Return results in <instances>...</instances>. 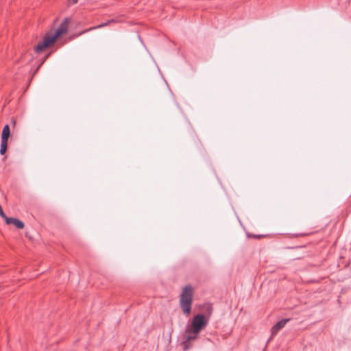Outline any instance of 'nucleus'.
Returning a JSON list of instances; mask_svg holds the SVG:
<instances>
[{
  "label": "nucleus",
  "mask_w": 351,
  "mask_h": 351,
  "mask_svg": "<svg viewBox=\"0 0 351 351\" xmlns=\"http://www.w3.org/2000/svg\"><path fill=\"white\" fill-rule=\"evenodd\" d=\"M69 19L65 18L54 32H49L44 36L43 40L34 47L36 53H40L52 45L62 34L67 32Z\"/></svg>",
  "instance_id": "f257e3e1"
},
{
  "label": "nucleus",
  "mask_w": 351,
  "mask_h": 351,
  "mask_svg": "<svg viewBox=\"0 0 351 351\" xmlns=\"http://www.w3.org/2000/svg\"><path fill=\"white\" fill-rule=\"evenodd\" d=\"M212 311V306L210 304L206 305V313H208V317L203 314H197L195 315L193 318L191 326L188 327L191 328L194 333H199L200 331L208 324L209 317L211 315Z\"/></svg>",
  "instance_id": "f03ea898"
},
{
  "label": "nucleus",
  "mask_w": 351,
  "mask_h": 351,
  "mask_svg": "<svg viewBox=\"0 0 351 351\" xmlns=\"http://www.w3.org/2000/svg\"><path fill=\"white\" fill-rule=\"evenodd\" d=\"M193 303V288L191 285H186L184 287L180 300V307L186 315H188L191 311Z\"/></svg>",
  "instance_id": "7ed1b4c3"
},
{
  "label": "nucleus",
  "mask_w": 351,
  "mask_h": 351,
  "mask_svg": "<svg viewBox=\"0 0 351 351\" xmlns=\"http://www.w3.org/2000/svg\"><path fill=\"white\" fill-rule=\"evenodd\" d=\"M185 332L183 344L184 349L186 350L189 348L188 344L191 341L195 340L198 337L199 333H194L193 330L189 327L186 328Z\"/></svg>",
  "instance_id": "20e7f679"
},
{
  "label": "nucleus",
  "mask_w": 351,
  "mask_h": 351,
  "mask_svg": "<svg viewBox=\"0 0 351 351\" xmlns=\"http://www.w3.org/2000/svg\"><path fill=\"white\" fill-rule=\"evenodd\" d=\"M290 320L291 319L289 318L282 319L274 324L271 329V337L276 335L277 333L282 330Z\"/></svg>",
  "instance_id": "39448f33"
},
{
  "label": "nucleus",
  "mask_w": 351,
  "mask_h": 351,
  "mask_svg": "<svg viewBox=\"0 0 351 351\" xmlns=\"http://www.w3.org/2000/svg\"><path fill=\"white\" fill-rule=\"evenodd\" d=\"M5 221L6 224H14L18 229H23L25 226L24 223L17 218L7 217Z\"/></svg>",
  "instance_id": "423d86ee"
},
{
  "label": "nucleus",
  "mask_w": 351,
  "mask_h": 351,
  "mask_svg": "<svg viewBox=\"0 0 351 351\" xmlns=\"http://www.w3.org/2000/svg\"><path fill=\"white\" fill-rule=\"evenodd\" d=\"M115 21H115L114 19H110V20H108V21H107L106 22L103 23H101V24H99V25H97V26H95V27H90V28H89V29H86V30H84V31L81 32L79 34V35H82V34L86 33V32H88V31H91V30H93V29H100V28H102V27H106V26H108V25H110V24H111V23H115Z\"/></svg>",
  "instance_id": "0eeeda50"
},
{
  "label": "nucleus",
  "mask_w": 351,
  "mask_h": 351,
  "mask_svg": "<svg viewBox=\"0 0 351 351\" xmlns=\"http://www.w3.org/2000/svg\"><path fill=\"white\" fill-rule=\"evenodd\" d=\"M10 136V130L9 125L6 124L2 130L1 132V140L8 141V138Z\"/></svg>",
  "instance_id": "6e6552de"
},
{
  "label": "nucleus",
  "mask_w": 351,
  "mask_h": 351,
  "mask_svg": "<svg viewBox=\"0 0 351 351\" xmlns=\"http://www.w3.org/2000/svg\"><path fill=\"white\" fill-rule=\"evenodd\" d=\"M8 141L5 140H1V147H0V154L4 155L6 152L8 148Z\"/></svg>",
  "instance_id": "1a4fd4ad"
},
{
  "label": "nucleus",
  "mask_w": 351,
  "mask_h": 351,
  "mask_svg": "<svg viewBox=\"0 0 351 351\" xmlns=\"http://www.w3.org/2000/svg\"><path fill=\"white\" fill-rule=\"evenodd\" d=\"M78 0H67V5L69 6L73 5L75 3H77Z\"/></svg>",
  "instance_id": "9d476101"
},
{
  "label": "nucleus",
  "mask_w": 351,
  "mask_h": 351,
  "mask_svg": "<svg viewBox=\"0 0 351 351\" xmlns=\"http://www.w3.org/2000/svg\"><path fill=\"white\" fill-rule=\"evenodd\" d=\"M0 216L3 217L4 219H5V217H7L6 215L4 213L3 208L0 205Z\"/></svg>",
  "instance_id": "9b49d317"
},
{
  "label": "nucleus",
  "mask_w": 351,
  "mask_h": 351,
  "mask_svg": "<svg viewBox=\"0 0 351 351\" xmlns=\"http://www.w3.org/2000/svg\"><path fill=\"white\" fill-rule=\"evenodd\" d=\"M262 237H263L262 235H253L252 236V237H254V238H261Z\"/></svg>",
  "instance_id": "f8f14e48"
},
{
  "label": "nucleus",
  "mask_w": 351,
  "mask_h": 351,
  "mask_svg": "<svg viewBox=\"0 0 351 351\" xmlns=\"http://www.w3.org/2000/svg\"><path fill=\"white\" fill-rule=\"evenodd\" d=\"M12 123L13 125H15L16 124V121L13 119L12 120Z\"/></svg>",
  "instance_id": "ddd939ff"
},
{
  "label": "nucleus",
  "mask_w": 351,
  "mask_h": 351,
  "mask_svg": "<svg viewBox=\"0 0 351 351\" xmlns=\"http://www.w3.org/2000/svg\"><path fill=\"white\" fill-rule=\"evenodd\" d=\"M49 56V54H47V55H46V56H45V60L47 58H48V56Z\"/></svg>",
  "instance_id": "4468645a"
}]
</instances>
